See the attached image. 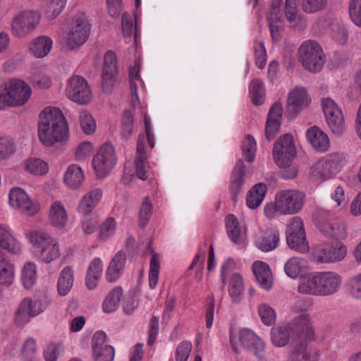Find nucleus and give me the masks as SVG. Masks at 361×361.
<instances>
[{
    "label": "nucleus",
    "mask_w": 361,
    "mask_h": 361,
    "mask_svg": "<svg viewBox=\"0 0 361 361\" xmlns=\"http://www.w3.org/2000/svg\"><path fill=\"white\" fill-rule=\"evenodd\" d=\"M276 196L283 215H293L301 211L306 197L305 192L294 189L280 190Z\"/></svg>",
    "instance_id": "obj_9"
},
{
    "label": "nucleus",
    "mask_w": 361,
    "mask_h": 361,
    "mask_svg": "<svg viewBox=\"0 0 361 361\" xmlns=\"http://www.w3.org/2000/svg\"><path fill=\"white\" fill-rule=\"evenodd\" d=\"M238 340L240 345L238 344L233 335L231 334V344L232 348L236 353L240 350V346L247 348L257 356H261L264 351L265 345L264 341L249 329L241 330L239 332Z\"/></svg>",
    "instance_id": "obj_13"
},
{
    "label": "nucleus",
    "mask_w": 361,
    "mask_h": 361,
    "mask_svg": "<svg viewBox=\"0 0 361 361\" xmlns=\"http://www.w3.org/2000/svg\"><path fill=\"white\" fill-rule=\"evenodd\" d=\"M267 188L264 183L255 185L249 191L247 198V206L250 209L258 207L264 200Z\"/></svg>",
    "instance_id": "obj_40"
},
{
    "label": "nucleus",
    "mask_w": 361,
    "mask_h": 361,
    "mask_svg": "<svg viewBox=\"0 0 361 361\" xmlns=\"http://www.w3.org/2000/svg\"><path fill=\"white\" fill-rule=\"evenodd\" d=\"M279 241V232L275 229L267 230L262 238H259L257 245L263 252L274 250Z\"/></svg>",
    "instance_id": "obj_41"
},
{
    "label": "nucleus",
    "mask_w": 361,
    "mask_h": 361,
    "mask_svg": "<svg viewBox=\"0 0 361 361\" xmlns=\"http://www.w3.org/2000/svg\"><path fill=\"white\" fill-rule=\"evenodd\" d=\"M322 106L326 122L332 133L341 135L345 130L344 118L341 109L331 98H324Z\"/></svg>",
    "instance_id": "obj_14"
},
{
    "label": "nucleus",
    "mask_w": 361,
    "mask_h": 361,
    "mask_svg": "<svg viewBox=\"0 0 361 361\" xmlns=\"http://www.w3.org/2000/svg\"><path fill=\"white\" fill-rule=\"evenodd\" d=\"M21 279L26 288L32 287L37 280V265L33 262H27L21 271Z\"/></svg>",
    "instance_id": "obj_43"
},
{
    "label": "nucleus",
    "mask_w": 361,
    "mask_h": 361,
    "mask_svg": "<svg viewBox=\"0 0 361 361\" xmlns=\"http://www.w3.org/2000/svg\"><path fill=\"white\" fill-rule=\"evenodd\" d=\"M348 10L351 20L355 25L361 27V0H351Z\"/></svg>",
    "instance_id": "obj_62"
},
{
    "label": "nucleus",
    "mask_w": 361,
    "mask_h": 361,
    "mask_svg": "<svg viewBox=\"0 0 361 361\" xmlns=\"http://www.w3.org/2000/svg\"><path fill=\"white\" fill-rule=\"evenodd\" d=\"M314 338L303 337L293 338L291 350L286 361H316L308 350V345Z\"/></svg>",
    "instance_id": "obj_20"
},
{
    "label": "nucleus",
    "mask_w": 361,
    "mask_h": 361,
    "mask_svg": "<svg viewBox=\"0 0 361 361\" xmlns=\"http://www.w3.org/2000/svg\"><path fill=\"white\" fill-rule=\"evenodd\" d=\"M250 93L252 100L255 105H261L265 97L264 89L262 81L258 79L252 80L250 85Z\"/></svg>",
    "instance_id": "obj_46"
},
{
    "label": "nucleus",
    "mask_w": 361,
    "mask_h": 361,
    "mask_svg": "<svg viewBox=\"0 0 361 361\" xmlns=\"http://www.w3.org/2000/svg\"><path fill=\"white\" fill-rule=\"evenodd\" d=\"M66 0H50L46 9L45 16L49 19L57 17L65 7Z\"/></svg>",
    "instance_id": "obj_57"
},
{
    "label": "nucleus",
    "mask_w": 361,
    "mask_h": 361,
    "mask_svg": "<svg viewBox=\"0 0 361 361\" xmlns=\"http://www.w3.org/2000/svg\"><path fill=\"white\" fill-rule=\"evenodd\" d=\"M226 228L231 240L235 243L239 242L242 235V229L238 220L233 214H228L226 219Z\"/></svg>",
    "instance_id": "obj_44"
},
{
    "label": "nucleus",
    "mask_w": 361,
    "mask_h": 361,
    "mask_svg": "<svg viewBox=\"0 0 361 361\" xmlns=\"http://www.w3.org/2000/svg\"><path fill=\"white\" fill-rule=\"evenodd\" d=\"M116 160L114 146L109 143L102 145L92 160L97 178L102 179L107 176L115 166Z\"/></svg>",
    "instance_id": "obj_7"
},
{
    "label": "nucleus",
    "mask_w": 361,
    "mask_h": 361,
    "mask_svg": "<svg viewBox=\"0 0 361 361\" xmlns=\"http://www.w3.org/2000/svg\"><path fill=\"white\" fill-rule=\"evenodd\" d=\"M102 195V191L99 188H94L88 191L78 204V212L83 214L90 213L101 200Z\"/></svg>",
    "instance_id": "obj_31"
},
{
    "label": "nucleus",
    "mask_w": 361,
    "mask_h": 361,
    "mask_svg": "<svg viewBox=\"0 0 361 361\" xmlns=\"http://www.w3.org/2000/svg\"><path fill=\"white\" fill-rule=\"evenodd\" d=\"M245 176V164L242 159H238L232 171L229 189L233 194V198L236 199L238 194L241 191Z\"/></svg>",
    "instance_id": "obj_30"
},
{
    "label": "nucleus",
    "mask_w": 361,
    "mask_h": 361,
    "mask_svg": "<svg viewBox=\"0 0 361 361\" xmlns=\"http://www.w3.org/2000/svg\"><path fill=\"white\" fill-rule=\"evenodd\" d=\"M0 247L15 255L23 252L21 243L8 226L0 224Z\"/></svg>",
    "instance_id": "obj_24"
},
{
    "label": "nucleus",
    "mask_w": 361,
    "mask_h": 361,
    "mask_svg": "<svg viewBox=\"0 0 361 361\" xmlns=\"http://www.w3.org/2000/svg\"><path fill=\"white\" fill-rule=\"evenodd\" d=\"M295 154V147L290 135L286 134L281 136L275 142L273 157L279 167L289 166Z\"/></svg>",
    "instance_id": "obj_11"
},
{
    "label": "nucleus",
    "mask_w": 361,
    "mask_h": 361,
    "mask_svg": "<svg viewBox=\"0 0 361 361\" xmlns=\"http://www.w3.org/2000/svg\"><path fill=\"white\" fill-rule=\"evenodd\" d=\"M67 97L79 104L89 103L92 97L87 81L82 76L73 75L68 80L66 87Z\"/></svg>",
    "instance_id": "obj_10"
},
{
    "label": "nucleus",
    "mask_w": 361,
    "mask_h": 361,
    "mask_svg": "<svg viewBox=\"0 0 361 361\" xmlns=\"http://www.w3.org/2000/svg\"><path fill=\"white\" fill-rule=\"evenodd\" d=\"M116 228V221L113 217L107 218L101 225L99 238L102 240H107L113 235Z\"/></svg>",
    "instance_id": "obj_54"
},
{
    "label": "nucleus",
    "mask_w": 361,
    "mask_h": 361,
    "mask_svg": "<svg viewBox=\"0 0 361 361\" xmlns=\"http://www.w3.org/2000/svg\"><path fill=\"white\" fill-rule=\"evenodd\" d=\"M41 19L39 13L25 11L16 14L11 21V32L18 38H24L32 32Z\"/></svg>",
    "instance_id": "obj_8"
},
{
    "label": "nucleus",
    "mask_w": 361,
    "mask_h": 361,
    "mask_svg": "<svg viewBox=\"0 0 361 361\" xmlns=\"http://www.w3.org/2000/svg\"><path fill=\"white\" fill-rule=\"evenodd\" d=\"M126 264V254L123 251H118L109 262L105 273L108 282L113 283L121 276Z\"/></svg>",
    "instance_id": "obj_25"
},
{
    "label": "nucleus",
    "mask_w": 361,
    "mask_h": 361,
    "mask_svg": "<svg viewBox=\"0 0 361 361\" xmlns=\"http://www.w3.org/2000/svg\"><path fill=\"white\" fill-rule=\"evenodd\" d=\"M139 71L140 68L137 65H135L133 68H130L129 70L132 103L134 106H135L136 102H138L136 82L140 80Z\"/></svg>",
    "instance_id": "obj_56"
},
{
    "label": "nucleus",
    "mask_w": 361,
    "mask_h": 361,
    "mask_svg": "<svg viewBox=\"0 0 361 361\" xmlns=\"http://www.w3.org/2000/svg\"><path fill=\"white\" fill-rule=\"evenodd\" d=\"M103 271V263L100 258H94L87 269L85 283L88 289L93 290L98 285Z\"/></svg>",
    "instance_id": "obj_34"
},
{
    "label": "nucleus",
    "mask_w": 361,
    "mask_h": 361,
    "mask_svg": "<svg viewBox=\"0 0 361 361\" xmlns=\"http://www.w3.org/2000/svg\"><path fill=\"white\" fill-rule=\"evenodd\" d=\"M38 137L46 146H51L69 137L68 122L62 111L56 107H47L39 115Z\"/></svg>",
    "instance_id": "obj_1"
},
{
    "label": "nucleus",
    "mask_w": 361,
    "mask_h": 361,
    "mask_svg": "<svg viewBox=\"0 0 361 361\" xmlns=\"http://www.w3.org/2000/svg\"><path fill=\"white\" fill-rule=\"evenodd\" d=\"M133 130V116L130 111L125 110L123 113L121 133L123 139L128 140Z\"/></svg>",
    "instance_id": "obj_49"
},
{
    "label": "nucleus",
    "mask_w": 361,
    "mask_h": 361,
    "mask_svg": "<svg viewBox=\"0 0 361 361\" xmlns=\"http://www.w3.org/2000/svg\"><path fill=\"white\" fill-rule=\"evenodd\" d=\"M27 171L34 175H44L48 172L49 166L46 161L38 158L28 159L25 163Z\"/></svg>",
    "instance_id": "obj_45"
},
{
    "label": "nucleus",
    "mask_w": 361,
    "mask_h": 361,
    "mask_svg": "<svg viewBox=\"0 0 361 361\" xmlns=\"http://www.w3.org/2000/svg\"><path fill=\"white\" fill-rule=\"evenodd\" d=\"M48 219L54 227L62 228L66 226L68 221V213L62 202L54 201L51 204Z\"/></svg>",
    "instance_id": "obj_28"
},
{
    "label": "nucleus",
    "mask_w": 361,
    "mask_h": 361,
    "mask_svg": "<svg viewBox=\"0 0 361 361\" xmlns=\"http://www.w3.org/2000/svg\"><path fill=\"white\" fill-rule=\"evenodd\" d=\"M159 260L157 254L153 253L149 264V286L151 289H154L157 284L159 273Z\"/></svg>",
    "instance_id": "obj_52"
},
{
    "label": "nucleus",
    "mask_w": 361,
    "mask_h": 361,
    "mask_svg": "<svg viewBox=\"0 0 361 361\" xmlns=\"http://www.w3.org/2000/svg\"><path fill=\"white\" fill-rule=\"evenodd\" d=\"M346 254V247L337 242L320 245L315 251V257L319 263H334L343 259Z\"/></svg>",
    "instance_id": "obj_15"
},
{
    "label": "nucleus",
    "mask_w": 361,
    "mask_h": 361,
    "mask_svg": "<svg viewBox=\"0 0 361 361\" xmlns=\"http://www.w3.org/2000/svg\"><path fill=\"white\" fill-rule=\"evenodd\" d=\"M254 51L256 65L260 69H263L267 64V51L262 41L257 40L254 44Z\"/></svg>",
    "instance_id": "obj_55"
},
{
    "label": "nucleus",
    "mask_w": 361,
    "mask_h": 361,
    "mask_svg": "<svg viewBox=\"0 0 361 361\" xmlns=\"http://www.w3.org/2000/svg\"><path fill=\"white\" fill-rule=\"evenodd\" d=\"M16 267L11 259L6 255L0 257V285L9 286L14 281Z\"/></svg>",
    "instance_id": "obj_36"
},
{
    "label": "nucleus",
    "mask_w": 361,
    "mask_h": 361,
    "mask_svg": "<svg viewBox=\"0 0 361 361\" xmlns=\"http://www.w3.org/2000/svg\"><path fill=\"white\" fill-rule=\"evenodd\" d=\"M298 56L303 68L312 73L319 72L326 61L323 49L315 40L304 41L298 49Z\"/></svg>",
    "instance_id": "obj_6"
},
{
    "label": "nucleus",
    "mask_w": 361,
    "mask_h": 361,
    "mask_svg": "<svg viewBox=\"0 0 361 361\" xmlns=\"http://www.w3.org/2000/svg\"><path fill=\"white\" fill-rule=\"evenodd\" d=\"M310 101L304 87H295L288 94L287 116L290 118L295 117L302 109L307 106Z\"/></svg>",
    "instance_id": "obj_19"
},
{
    "label": "nucleus",
    "mask_w": 361,
    "mask_h": 361,
    "mask_svg": "<svg viewBox=\"0 0 361 361\" xmlns=\"http://www.w3.org/2000/svg\"><path fill=\"white\" fill-rule=\"evenodd\" d=\"M252 271L260 286L269 290L272 286V276L268 264L263 262H255Z\"/></svg>",
    "instance_id": "obj_38"
},
{
    "label": "nucleus",
    "mask_w": 361,
    "mask_h": 361,
    "mask_svg": "<svg viewBox=\"0 0 361 361\" xmlns=\"http://www.w3.org/2000/svg\"><path fill=\"white\" fill-rule=\"evenodd\" d=\"M144 137L140 135L137 143V155L135 160V171L137 176L141 180L148 178V166L146 163L147 156L145 152Z\"/></svg>",
    "instance_id": "obj_32"
},
{
    "label": "nucleus",
    "mask_w": 361,
    "mask_h": 361,
    "mask_svg": "<svg viewBox=\"0 0 361 361\" xmlns=\"http://www.w3.org/2000/svg\"><path fill=\"white\" fill-rule=\"evenodd\" d=\"M63 352V346L61 343L49 344L44 352V357L46 361H56L58 357Z\"/></svg>",
    "instance_id": "obj_61"
},
{
    "label": "nucleus",
    "mask_w": 361,
    "mask_h": 361,
    "mask_svg": "<svg viewBox=\"0 0 361 361\" xmlns=\"http://www.w3.org/2000/svg\"><path fill=\"white\" fill-rule=\"evenodd\" d=\"M74 282V271L70 266L65 267L60 272L57 291L61 296L66 295L71 290Z\"/></svg>",
    "instance_id": "obj_39"
},
{
    "label": "nucleus",
    "mask_w": 361,
    "mask_h": 361,
    "mask_svg": "<svg viewBox=\"0 0 361 361\" xmlns=\"http://www.w3.org/2000/svg\"><path fill=\"white\" fill-rule=\"evenodd\" d=\"M36 353L35 341L32 338H27L22 346L21 355L25 360L32 361Z\"/></svg>",
    "instance_id": "obj_63"
},
{
    "label": "nucleus",
    "mask_w": 361,
    "mask_h": 361,
    "mask_svg": "<svg viewBox=\"0 0 361 361\" xmlns=\"http://www.w3.org/2000/svg\"><path fill=\"white\" fill-rule=\"evenodd\" d=\"M90 32V24L87 17L83 13H78L64 28L63 44L68 50L78 48L87 42Z\"/></svg>",
    "instance_id": "obj_5"
},
{
    "label": "nucleus",
    "mask_w": 361,
    "mask_h": 361,
    "mask_svg": "<svg viewBox=\"0 0 361 361\" xmlns=\"http://www.w3.org/2000/svg\"><path fill=\"white\" fill-rule=\"evenodd\" d=\"M342 279L332 271L317 272L310 276L298 286V291L305 295L328 296L340 289Z\"/></svg>",
    "instance_id": "obj_3"
},
{
    "label": "nucleus",
    "mask_w": 361,
    "mask_h": 361,
    "mask_svg": "<svg viewBox=\"0 0 361 361\" xmlns=\"http://www.w3.org/2000/svg\"><path fill=\"white\" fill-rule=\"evenodd\" d=\"M53 45L52 39L47 36H39L29 44V50L36 58H42L48 55Z\"/></svg>",
    "instance_id": "obj_37"
},
{
    "label": "nucleus",
    "mask_w": 361,
    "mask_h": 361,
    "mask_svg": "<svg viewBox=\"0 0 361 361\" xmlns=\"http://www.w3.org/2000/svg\"><path fill=\"white\" fill-rule=\"evenodd\" d=\"M228 292L231 300L234 303L240 302L244 293V283L242 276L238 273H233L227 279Z\"/></svg>",
    "instance_id": "obj_35"
},
{
    "label": "nucleus",
    "mask_w": 361,
    "mask_h": 361,
    "mask_svg": "<svg viewBox=\"0 0 361 361\" xmlns=\"http://www.w3.org/2000/svg\"><path fill=\"white\" fill-rule=\"evenodd\" d=\"M286 234L287 243L291 249L300 252L308 250L304 223L301 218L295 216L291 219Z\"/></svg>",
    "instance_id": "obj_12"
},
{
    "label": "nucleus",
    "mask_w": 361,
    "mask_h": 361,
    "mask_svg": "<svg viewBox=\"0 0 361 361\" xmlns=\"http://www.w3.org/2000/svg\"><path fill=\"white\" fill-rule=\"evenodd\" d=\"M9 204L16 209H19L27 215L36 214L39 209L37 203L33 202L27 194L19 188H13L9 192Z\"/></svg>",
    "instance_id": "obj_17"
},
{
    "label": "nucleus",
    "mask_w": 361,
    "mask_h": 361,
    "mask_svg": "<svg viewBox=\"0 0 361 361\" xmlns=\"http://www.w3.org/2000/svg\"><path fill=\"white\" fill-rule=\"evenodd\" d=\"M319 229L329 238L344 239L347 236L346 226L340 219H331L321 222L319 224Z\"/></svg>",
    "instance_id": "obj_26"
},
{
    "label": "nucleus",
    "mask_w": 361,
    "mask_h": 361,
    "mask_svg": "<svg viewBox=\"0 0 361 361\" xmlns=\"http://www.w3.org/2000/svg\"><path fill=\"white\" fill-rule=\"evenodd\" d=\"M192 350V344L188 341L181 342L177 347L175 354L176 361H187Z\"/></svg>",
    "instance_id": "obj_64"
},
{
    "label": "nucleus",
    "mask_w": 361,
    "mask_h": 361,
    "mask_svg": "<svg viewBox=\"0 0 361 361\" xmlns=\"http://www.w3.org/2000/svg\"><path fill=\"white\" fill-rule=\"evenodd\" d=\"M93 150V145L91 142H81L75 149L74 156L76 161H81L89 157Z\"/></svg>",
    "instance_id": "obj_60"
},
{
    "label": "nucleus",
    "mask_w": 361,
    "mask_h": 361,
    "mask_svg": "<svg viewBox=\"0 0 361 361\" xmlns=\"http://www.w3.org/2000/svg\"><path fill=\"white\" fill-rule=\"evenodd\" d=\"M257 311L264 324L270 326L275 323L276 314L275 310L269 305L266 303L259 305Z\"/></svg>",
    "instance_id": "obj_47"
},
{
    "label": "nucleus",
    "mask_w": 361,
    "mask_h": 361,
    "mask_svg": "<svg viewBox=\"0 0 361 361\" xmlns=\"http://www.w3.org/2000/svg\"><path fill=\"white\" fill-rule=\"evenodd\" d=\"M284 270L288 276L295 279L308 271V262L301 257H291L286 262Z\"/></svg>",
    "instance_id": "obj_33"
},
{
    "label": "nucleus",
    "mask_w": 361,
    "mask_h": 361,
    "mask_svg": "<svg viewBox=\"0 0 361 361\" xmlns=\"http://www.w3.org/2000/svg\"><path fill=\"white\" fill-rule=\"evenodd\" d=\"M6 88L12 106L25 104L31 97L32 90L30 87L23 80H11L6 84Z\"/></svg>",
    "instance_id": "obj_16"
},
{
    "label": "nucleus",
    "mask_w": 361,
    "mask_h": 361,
    "mask_svg": "<svg viewBox=\"0 0 361 361\" xmlns=\"http://www.w3.org/2000/svg\"><path fill=\"white\" fill-rule=\"evenodd\" d=\"M123 295V289L120 286L114 288L106 296L102 308L104 312L111 313L114 312L119 306L121 298Z\"/></svg>",
    "instance_id": "obj_42"
},
{
    "label": "nucleus",
    "mask_w": 361,
    "mask_h": 361,
    "mask_svg": "<svg viewBox=\"0 0 361 361\" xmlns=\"http://www.w3.org/2000/svg\"><path fill=\"white\" fill-rule=\"evenodd\" d=\"M242 150L247 161L252 162L255 158L256 142L252 136L247 135L245 137L243 143Z\"/></svg>",
    "instance_id": "obj_58"
},
{
    "label": "nucleus",
    "mask_w": 361,
    "mask_h": 361,
    "mask_svg": "<svg viewBox=\"0 0 361 361\" xmlns=\"http://www.w3.org/2000/svg\"><path fill=\"white\" fill-rule=\"evenodd\" d=\"M152 214V204L148 197H145L141 204L139 212V226L145 227Z\"/></svg>",
    "instance_id": "obj_51"
},
{
    "label": "nucleus",
    "mask_w": 361,
    "mask_h": 361,
    "mask_svg": "<svg viewBox=\"0 0 361 361\" xmlns=\"http://www.w3.org/2000/svg\"><path fill=\"white\" fill-rule=\"evenodd\" d=\"M327 5V0H303L302 9L306 13H314L323 10Z\"/></svg>",
    "instance_id": "obj_59"
},
{
    "label": "nucleus",
    "mask_w": 361,
    "mask_h": 361,
    "mask_svg": "<svg viewBox=\"0 0 361 361\" xmlns=\"http://www.w3.org/2000/svg\"><path fill=\"white\" fill-rule=\"evenodd\" d=\"M339 166V156L331 154L319 160L311 169V174L316 178H328Z\"/></svg>",
    "instance_id": "obj_22"
},
{
    "label": "nucleus",
    "mask_w": 361,
    "mask_h": 361,
    "mask_svg": "<svg viewBox=\"0 0 361 361\" xmlns=\"http://www.w3.org/2000/svg\"><path fill=\"white\" fill-rule=\"evenodd\" d=\"M80 124L82 130L86 135L93 134L97 128L96 122L93 116L87 111H83L80 113Z\"/></svg>",
    "instance_id": "obj_48"
},
{
    "label": "nucleus",
    "mask_w": 361,
    "mask_h": 361,
    "mask_svg": "<svg viewBox=\"0 0 361 361\" xmlns=\"http://www.w3.org/2000/svg\"><path fill=\"white\" fill-rule=\"evenodd\" d=\"M45 306L41 301H32L30 298H24L19 305L16 314V322L18 325L28 322L30 317L42 312Z\"/></svg>",
    "instance_id": "obj_21"
},
{
    "label": "nucleus",
    "mask_w": 361,
    "mask_h": 361,
    "mask_svg": "<svg viewBox=\"0 0 361 361\" xmlns=\"http://www.w3.org/2000/svg\"><path fill=\"white\" fill-rule=\"evenodd\" d=\"M283 107L280 102H275L269 111L265 128L267 140L273 139L279 133L281 123Z\"/></svg>",
    "instance_id": "obj_23"
},
{
    "label": "nucleus",
    "mask_w": 361,
    "mask_h": 361,
    "mask_svg": "<svg viewBox=\"0 0 361 361\" xmlns=\"http://www.w3.org/2000/svg\"><path fill=\"white\" fill-rule=\"evenodd\" d=\"M84 181V171L80 166L71 164L68 166L63 175V182L67 187L71 189H77Z\"/></svg>",
    "instance_id": "obj_29"
},
{
    "label": "nucleus",
    "mask_w": 361,
    "mask_h": 361,
    "mask_svg": "<svg viewBox=\"0 0 361 361\" xmlns=\"http://www.w3.org/2000/svg\"><path fill=\"white\" fill-rule=\"evenodd\" d=\"M26 238L34 249L36 258L49 264L61 257L59 241L43 230H30L25 233Z\"/></svg>",
    "instance_id": "obj_4"
},
{
    "label": "nucleus",
    "mask_w": 361,
    "mask_h": 361,
    "mask_svg": "<svg viewBox=\"0 0 361 361\" xmlns=\"http://www.w3.org/2000/svg\"><path fill=\"white\" fill-rule=\"evenodd\" d=\"M347 293L352 298L361 299V273L350 278L345 286Z\"/></svg>",
    "instance_id": "obj_53"
},
{
    "label": "nucleus",
    "mask_w": 361,
    "mask_h": 361,
    "mask_svg": "<svg viewBox=\"0 0 361 361\" xmlns=\"http://www.w3.org/2000/svg\"><path fill=\"white\" fill-rule=\"evenodd\" d=\"M15 151L13 140L8 136L0 135V161L8 159Z\"/></svg>",
    "instance_id": "obj_50"
},
{
    "label": "nucleus",
    "mask_w": 361,
    "mask_h": 361,
    "mask_svg": "<svg viewBox=\"0 0 361 361\" xmlns=\"http://www.w3.org/2000/svg\"><path fill=\"white\" fill-rule=\"evenodd\" d=\"M294 334L293 338L303 337H314V330L307 314H302L288 323L273 327L270 331L271 343L281 348L287 345L290 341V336Z\"/></svg>",
    "instance_id": "obj_2"
},
{
    "label": "nucleus",
    "mask_w": 361,
    "mask_h": 361,
    "mask_svg": "<svg viewBox=\"0 0 361 361\" xmlns=\"http://www.w3.org/2000/svg\"><path fill=\"white\" fill-rule=\"evenodd\" d=\"M306 137L312 147L318 152H324L330 147L329 137L317 126H312L309 128L306 133Z\"/></svg>",
    "instance_id": "obj_27"
},
{
    "label": "nucleus",
    "mask_w": 361,
    "mask_h": 361,
    "mask_svg": "<svg viewBox=\"0 0 361 361\" xmlns=\"http://www.w3.org/2000/svg\"><path fill=\"white\" fill-rule=\"evenodd\" d=\"M106 335L104 331L96 332L92 341V353L95 361H113L115 355L114 347L106 344Z\"/></svg>",
    "instance_id": "obj_18"
}]
</instances>
